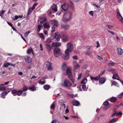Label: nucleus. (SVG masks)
Listing matches in <instances>:
<instances>
[{
	"label": "nucleus",
	"instance_id": "nucleus-1",
	"mask_svg": "<svg viewBox=\"0 0 123 123\" xmlns=\"http://www.w3.org/2000/svg\"><path fill=\"white\" fill-rule=\"evenodd\" d=\"M62 85L65 87H69L72 85V84L69 80L67 79L64 80V83Z\"/></svg>",
	"mask_w": 123,
	"mask_h": 123
},
{
	"label": "nucleus",
	"instance_id": "nucleus-2",
	"mask_svg": "<svg viewBox=\"0 0 123 123\" xmlns=\"http://www.w3.org/2000/svg\"><path fill=\"white\" fill-rule=\"evenodd\" d=\"M66 73L68 75V77L72 81L73 83H74L75 80L73 78V76L71 73V71L70 69L68 68L67 69Z\"/></svg>",
	"mask_w": 123,
	"mask_h": 123
},
{
	"label": "nucleus",
	"instance_id": "nucleus-3",
	"mask_svg": "<svg viewBox=\"0 0 123 123\" xmlns=\"http://www.w3.org/2000/svg\"><path fill=\"white\" fill-rule=\"evenodd\" d=\"M67 49L65 50L68 52H71L73 49V45L72 43H69L67 44Z\"/></svg>",
	"mask_w": 123,
	"mask_h": 123
},
{
	"label": "nucleus",
	"instance_id": "nucleus-4",
	"mask_svg": "<svg viewBox=\"0 0 123 123\" xmlns=\"http://www.w3.org/2000/svg\"><path fill=\"white\" fill-rule=\"evenodd\" d=\"M55 56V57H58L60 56L61 54L60 49L58 48L55 49L54 51Z\"/></svg>",
	"mask_w": 123,
	"mask_h": 123
},
{
	"label": "nucleus",
	"instance_id": "nucleus-5",
	"mask_svg": "<svg viewBox=\"0 0 123 123\" xmlns=\"http://www.w3.org/2000/svg\"><path fill=\"white\" fill-rule=\"evenodd\" d=\"M62 57L65 60H68L69 58V54L68 52L65 51V54L62 55Z\"/></svg>",
	"mask_w": 123,
	"mask_h": 123
},
{
	"label": "nucleus",
	"instance_id": "nucleus-6",
	"mask_svg": "<svg viewBox=\"0 0 123 123\" xmlns=\"http://www.w3.org/2000/svg\"><path fill=\"white\" fill-rule=\"evenodd\" d=\"M61 37V35L58 32H56L54 37V39L55 41H58L60 40V38Z\"/></svg>",
	"mask_w": 123,
	"mask_h": 123
},
{
	"label": "nucleus",
	"instance_id": "nucleus-7",
	"mask_svg": "<svg viewBox=\"0 0 123 123\" xmlns=\"http://www.w3.org/2000/svg\"><path fill=\"white\" fill-rule=\"evenodd\" d=\"M108 70L113 74H117V72L116 70L112 68H109L108 69Z\"/></svg>",
	"mask_w": 123,
	"mask_h": 123
},
{
	"label": "nucleus",
	"instance_id": "nucleus-8",
	"mask_svg": "<svg viewBox=\"0 0 123 123\" xmlns=\"http://www.w3.org/2000/svg\"><path fill=\"white\" fill-rule=\"evenodd\" d=\"M70 18V16H63L62 20L64 22H66L69 21Z\"/></svg>",
	"mask_w": 123,
	"mask_h": 123
},
{
	"label": "nucleus",
	"instance_id": "nucleus-9",
	"mask_svg": "<svg viewBox=\"0 0 123 123\" xmlns=\"http://www.w3.org/2000/svg\"><path fill=\"white\" fill-rule=\"evenodd\" d=\"M29 89L31 91H34L38 89L37 87H35L34 85H32L29 88Z\"/></svg>",
	"mask_w": 123,
	"mask_h": 123
},
{
	"label": "nucleus",
	"instance_id": "nucleus-10",
	"mask_svg": "<svg viewBox=\"0 0 123 123\" xmlns=\"http://www.w3.org/2000/svg\"><path fill=\"white\" fill-rule=\"evenodd\" d=\"M61 7L63 10L65 11H67L68 9L69 6L67 4H64L61 6Z\"/></svg>",
	"mask_w": 123,
	"mask_h": 123
},
{
	"label": "nucleus",
	"instance_id": "nucleus-11",
	"mask_svg": "<svg viewBox=\"0 0 123 123\" xmlns=\"http://www.w3.org/2000/svg\"><path fill=\"white\" fill-rule=\"evenodd\" d=\"M9 92L10 91L8 90H6L3 92L1 93V97L3 98H5V96L7 95Z\"/></svg>",
	"mask_w": 123,
	"mask_h": 123
},
{
	"label": "nucleus",
	"instance_id": "nucleus-12",
	"mask_svg": "<svg viewBox=\"0 0 123 123\" xmlns=\"http://www.w3.org/2000/svg\"><path fill=\"white\" fill-rule=\"evenodd\" d=\"M100 76H98L95 77H91L90 78L93 83H94V81H97L100 78Z\"/></svg>",
	"mask_w": 123,
	"mask_h": 123
},
{
	"label": "nucleus",
	"instance_id": "nucleus-13",
	"mask_svg": "<svg viewBox=\"0 0 123 123\" xmlns=\"http://www.w3.org/2000/svg\"><path fill=\"white\" fill-rule=\"evenodd\" d=\"M61 26L65 30H68L69 29V26L68 24H63L61 23Z\"/></svg>",
	"mask_w": 123,
	"mask_h": 123
},
{
	"label": "nucleus",
	"instance_id": "nucleus-14",
	"mask_svg": "<svg viewBox=\"0 0 123 123\" xmlns=\"http://www.w3.org/2000/svg\"><path fill=\"white\" fill-rule=\"evenodd\" d=\"M73 64L74 68L75 69H78L80 67V65L77 63L76 61H74V62Z\"/></svg>",
	"mask_w": 123,
	"mask_h": 123
},
{
	"label": "nucleus",
	"instance_id": "nucleus-15",
	"mask_svg": "<svg viewBox=\"0 0 123 123\" xmlns=\"http://www.w3.org/2000/svg\"><path fill=\"white\" fill-rule=\"evenodd\" d=\"M104 105L105 106L104 109L106 110L110 106V105L109 104V102L107 101H105L103 103Z\"/></svg>",
	"mask_w": 123,
	"mask_h": 123
},
{
	"label": "nucleus",
	"instance_id": "nucleus-16",
	"mask_svg": "<svg viewBox=\"0 0 123 123\" xmlns=\"http://www.w3.org/2000/svg\"><path fill=\"white\" fill-rule=\"evenodd\" d=\"M24 59L26 62L27 63H30L31 61V58L29 56H26L25 57Z\"/></svg>",
	"mask_w": 123,
	"mask_h": 123
},
{
	"label": "nucleus",
	"instance_id": "nucleus-17",
	"mask_svg": "<svg viewBox=\"0 0 123 123\" xmlns=\"http://www.w3.org/2000/svg\"><path fill=\"white\" fill-rule=\"evenodd\" d=\"M50 22H51L55 26L57 27L58 26V23L57 20H53L50 21Z\"/></svg>",
	"mask_w": 123,
	"mask_h": 123
},
{
	"label": "nucleus",
	"instance_id": "nucleus-18",
	"mask_svg": "<svg viewBox=\"0 0 123 123\" xmlns=\"http://www.w3.org/2000/svg\"><path fill=\"white\" fill-rule=\"evenodd\" d=\"M72 104L74 105L77 106L79 105L80 104V103L78 101L74 100L72 101Z\"/></svg>",
	"mask_w": 123,
	"mask_h": 123
},
{
	"label": "nucleus",
	"instance_id": "nucleus-19",
	"mask_svg": "<svg viewBox=\"0 0 123 123\" xmlns=\"http://www.w3.org/2000/svg\"><path fill=\"white\" fill-rule=\"evenodd\" d=\"M106 80V78L103 77L101 78L99 80V83L103 84L104 83Z\"/></svg>",
	"mask_w": 123,
	"mask_h": 123
},
{
	"label": "nucleus",
	"instance_id": "nucleus-20",
	"mask_svg": "<svg viewBox=\"0 0 123 123\" xmlns=\"http://www.w3.org/2000/svg\"><path fill=\"white\" fill-rule=\"evenodd\" d=\"M61 43L60 42H55L52 43V46L54 47H58L61 44Z\"/></svg>",
	"mask_w": 123,
	"mask_h": 123
},
{
	"label": "nucleus",
	"instance_id": "nucleus-21",
	"mask_svg": "<svg viewBox=\"0 0 123 123\" xmlns=\"http://www.w3.org/2000/svg\"><path fill=\"white\" fill-rule=\"evenodd\" d=\"M40 22L41 24H42L43 23L46 21L47 19L45 17H42L40 18Z\"/></svg>",
	"mask_w": 123,
	"mask_h": 123
},
{
	"label": "nucleus",
	"instance_id": "nucleus-22",
	"mask_svg": "<svg viewBox=\"0 0 123 123\" xmlns=\"http://www.w3.org/2000/svg\"><path fill=\"white\" fill-rule=\"evenodd\" d=\"M43 26L45 28H47L48 29H49L50 27L49 23L48 22H45L44 23Z\"/></svg>",
	"mask_w": 123,
	"mask_h": 123
},
{
	"label": "nucleus",
	"instance_id": "nucleus-23",
	"mask_svg": "<svg viewBox=\"0 0 123 123\" xmlns=\"http://www.w3.org/2000/svg\"><path fill=\"white\" fill-rule=\"evenodd\" d=\"M117 53L118 55H122L123 53V50L120 48H118L117 49Z\"/></svg>",
	"mask_w": 123,
	"mask_h": 123
},
{
	"label": "nucleus",
	"instance_id": "nucleus-24",
	"mask_svg": "<svg viewBox=\"0 0 123 123\" xmlns=\"http://www.w3.org/2000/svg\"><path fill=\"white\" fill-rule=\"evenodd\" d=\"M57 6L56 5H54L52 7V9L53 12H56L57 10Z\"/></svg>",
	"mask_w": 123,
	"mask_h": 123
},
{
	"label": "nucleus",
	"instance_id": "nucleus-25",
	"mask_svg": "<svg viewBox=\"0 0 123 123\" xmlns=\"http://www.w3.org/2000/svg\"><path fill=\"white\" fill-rule=\"evenodd\" d=\"M51 64L50 62H49L47 64L46 67L48 70H51Z\"/></svg>",
	"mask_w": 123,
	"mask_h": 123
},
{
	"label": "nucleus",
	"instance_id": "nucleus-26",
	"mask_svg": "<svg viewBox=\"0 0 123 123\" xmlns=\"http://www.w3.org/2000/svg\"><path fill=\"white\" fill-rule=\"evenodd\" d=\"M45 46L47 51L48 52L50 51L51 50V48L50 46L47 44H46Z\"/></svg>",
	"mask_w": 123,
	"mask_h": 123
},
{
	"label": "nucleus",
	"instance_id": "nucleus-27",
	"mask_svg": "<svg viewBox=\"0 0 123 123\" xmlns=\"http://www.w3.org/2000/svg\"><path fill=\"white\" fill-rule=\"evenodd\" d=\"M109 99L111 102H114L117 100V98L115 97H113L111 98L110 99Z\"/></svg>",
	"mask_w": 123,
	"mask_h": 123
},
{
	"label": "nucleus",
	"instance_id": "nucleus-28",
	"mask_svg": "<svg viewBox=\"0 0 123 123\" xmlns=\"http://www.w3.org/2000/svg\"><path fill=\"white\" fill-rule=\"evenodd\" d=\"M50 87V86L48 85H45L43 86V88L45 90H48Z\"/></svg>",
	"mask_w": 123,
	"mask_h": 123
},
{
	"label": "nucleus",
	"instance_id": "nucleus-29",
	"mask_svg": "<svg viewBox=\"0 0 123 123\" xmlns=\"http://www.w3.org/2000/svg\"><path fill=\"white\" fill-rule=\"evenodd\" d=\"M118 120L117 118H114L111 119L110 122V123H114L116 121Z\"/></svg>",
	"mask_w": 123,
	"mask_h": 123
},
{
	"label": "nucleus",
	"instance_id": "nucleus-30",
	"mask_svg": "<svg viewBox=\"0 0 123 123\" xmlns=\"http://www.w3.org/2000/svg\"><path fill=\"white\" fill-rule=\"evenodd\" d=\"M82 88L84 91H87L88 89V87H86V85H82Z\"/></svg>",
	"mask_w": 123,
	"mask_h": 123
},
{
	"label": "nucleus",
	"instance_id": "nucleus-31",
	"mask_svg": "<svg viewBox=\"0 0 123 123\" xmlns=\"http://www.w3.org/2000/svg\"><path fill=\"white\" fill-rule=\"evenodd\" d=\"M43 27V25H38L37 29V31L38 32H39L41 30V28Z\"/></svg>",
	"mask_w": 123,
	"mask_h": 123
},
{
	"label": "nucleus",
	"instance_id": "nucleus-32",
	"mask_svg": "<svg viewBox=\"0 0 123 123\" xmlns=\"http://www.w3.org/2000/svg\"><path fill=\"white\" fill-rule=\"evenodd\" d=\"M39 36L42 39H45V36L42 33H38Z\"/></svg>",
	"mask_w": 123,
	"mask_h": 123
},
{
	"label": "nucleus",
	"instance_id": "nucleus-33",
	"mask_svg": "<svg viewBox=\"0 0 123 123\" xmlns=\"http://www.w3.org/2000/svg\"><path fill=\"white\" fill-rule=\"evenodd\" d=\"M62 69L64 70H67V67L66 66V63H64L63 64H62Z\"/></svg>",
	"mask_w": 123,
	"mask_h": 123
},
{
	"label": "nucleus",
	"instance_id": "nucleus-34",
	"mask_svg": "<svg viewBox=\"0 0 123 123\" xmlns=\"http://www.w3.org/2000/svg\"><path fill=\"white\" fill-rule=\"evenodd\" d=\"M111 83H112V84H113L115 86H119V85L115 81L113 80H111Z\"/></svg>",
	"mask_w": 123,
	"mask_h": 123
},
{
	"label": "nucleus",
	"instance_id": "nucleus-35",
	"mask_svg": "<svg viewBox=\"0 0 123 123\" xmlns=\"http://www.w3.org/2000/svg\"><path fill=\"white\" fill-rule=\"evenodd\" d=\"M45 83V80L42 81L41 80H40L38 81V83L41 85H44Z\"/></svg>",
	"mask_w": 123,
	"mask_h": 123
},
{
	"label": "nucleus",
	"instance_id": "nucleus-36",
	"mask_svg": "<svg viewBox=\"0 0 123 123\" xmlns=\"http://www.w3.org/2000/svg\"><path fill=\"white\" fill-rule=\"evenodd\" d=\"M112 78L113 79H117L118 80L119 78L118 76L116 74H114Z\"/></svg>",
	"mask_w": 123,
	"mask_h": 123
},
{
	"label": "nucleus",
	"instance_id": "nucleus-37",
	"mask_svg": "<svg viewBox=\"0 0 123 123\" xmlns=\"http://www.w3.org/2000/svg\"><path fill=\"white\" fill-rule=\"evenodd\" d=\"M117 18L120 21L123 23V18H122V16H117Z\"/></svg>",
	"mask_w": 123,
	"mask_h": 123
},
{
	"label": "nucleus",
	"instance_id": "nucleus-38",
	"mask_svg": "<svg viewBox=\"0 0 123 123\" xmlns=\"http://www.w3.org/2000/svg\"><path fill=\"white\" fill-rule=\"evenodd\" d=\"M87 82V79L86 78L84 79L81 81V83L82 84H85Z\"/></svg>",
	"mask_w": 123,
	"mask_h": 123
},
{
	"label": "nucleus",
	"instance_id": "nucleus-39",
	"mask_svg": "<svg viewBox=\"0 0 123 123\" xmlns=\"http://www.w3.org/2000/svg\"><path fill=\"white\" fill-rule=\"evenodd\" d=\"M17 91L16 90H13L12 91V93L13 94V95L14 96H16V95L17 93Z\"/></svg>",
	"mask_w": 123,
	"mask_h": 123
},
{
	"label": "nucleus",
	"instance_id": "nucleus-40",
	"mask_svg": "<svg viewBox=\"0 0 123 123\" xmlns=\"http://www.w3.org/2000/svg\"><path fill=\"white\" fill-rule=\"evenodd\" d=\"M23 92V91H17V93L16 95L18 96H20L21 95Z\"/></svg>",
	"mask_w": 123,
	"mask_h": 123
},
{
	"label": "nucleus",
	"instance_id": "nucleus-41",
	"mask_svg": "<svg viewBox=\"0 0 123 123\" xmlns=\"http://www.w3.org/2000/svg\"><path fill=\"white\" fill-rule=\"evenodd\" d=\"M54 102L50 107V108L51 109H54L55 108V104Z\"/></svg>",
	"mask_w": 123,
	"mask_h": 123
},
{
	"label": "nucleus",
	"instance_id": "nucleus-42",
	"mask_svg": "<svg viewBox=\"0 0 123 123\" xmlns=\"http://www.w3.org/2000/svg\"><path fill=\"white\" fill-rule=\"evenodd\" d=\"M33 50L32 49H29L27 50V53L29 54L31 53V52H32Z\"/></svg>",
	"mask_w": 123,
	"mask_h": 123
},
{
	"label": "nucleus",
	"instance_id": "nucleus-43",
	"mask_svg": "<svg viewBox=\"0 0 123 123\" xmlns=\"http://www.w3.org/2000/svg\"><path fill=\"white\" fill-rule=\"evenodd\" d=\"M9 65V63L8 62L7 63H5L3 64V67H5V68H7L8 67V65Z\"/></svg>",
	"mask_w": 123,
	"mask_h": 123
},
{
	"label": "nucleus",
	"instance_id": "nucleus-44",
	"mask_svg": "<svg viewBox=\"0 0 123 123\" xmlns=\"http://www.w3.org/2000/svg\"><path fill=\"white\" fill-rule=\"evenodd\" d=\"M52 39L50 38H48L46 40V42L47 43H49L52 42Z\"/></svg>",
	"mask_w": 123,
	"mask_h": 123
},
{
	"label": "nucleus",
	"instance_id": "nucleus-45",
	"mask_svg": "<svg viewBox=\"0 0 123 123\" xmlns=\"http://www.w3.org/2000/svg\"><path fill=\"white\" fill-rule=\"evenodd\" d=\"M31 31H28V32H25V33H24V36L26 37H27L28 34L31 33Z\"/></svg>",
	"mask_w": 123,
	"mask_h": 123
},
{
	"label": "nucleus",
	"instance_id": "nucleus-46",
	"mask_svg": "<svg viewBox=\"0 0 123 123\" xmlns=\"http://www.w3.org/2000/svg\"><path fill=\"white\" fill-rule=\"evenodd\" d=\"M68 37L67 36H66L65 37L63 38L62 39L64 41L66 42L68 40Z\"/></svg>",
	"mask_w": 123,
	"mask_h": 123
},
{
	"label": "nucleus",
	"instance_id": "nucleus-47",
	"mask_svg": "<svg viewBox=\"0 0 123 123\" xmlns=\"http://www.w3.org/2000/svg\"><path fill=\"white\" fill-rule=\"evenodd\" d=\"M108 64L109 65V66H113L115 64V63L113 62H108Z\"/></svg>",
	"mask_w": 123,
	"mask_h": 123
},
{
	"label": "nucleus",
	"instance_id": "nucleus-48",
	"mask_svg": "<svg viewBox=\"0 0 123 123\" xmlns=\"http://www.w3.org/2000/svg\"><path fill=\"white\" fill-rule=\"evenodd\" d=\"M6 88L5 87L1 86L0 87V91H2L5 90Z\"/></svg>",
	"mask_w": 123,
	"mask_h": 123
},
{
	"label": "nucleus",
	"instance_id": "nucleus-49",
	"mask_svg": "<svg viewBox=\"0 0 123 123\" xmlns=\"http://www.w3.org/2000/svg\"><path fill=\"white\" fill-rule=\"evenodd\" d=\"M32 11L33 10L32 9L29 8L28 10V12L27 13L28 15H29L31 13Z\"/></svg>",
	"mask_w": 123,
	"mask_h": 123
},
{
	"label": "nucleus",
	"instance_id": "nucleus-50",
	"mask_svg": "<svg viewBox=\"0 0 123 123\" xmlns=\"http://www.w3.org/2000/svg\"><path fill=\"white\" fill-rule=\"evenodd\" d=\"M93 5L96 7L98 9H100L101 8L100 6H98L95 4H93Z\"/></svg>",
	"mask_w": 123,
	"mask_h": 123
},
{
	"label": "nucleus",
	"instance_id": "nucleus-51",
	"mask_svg": "<svg viewBox=\"0 0 123 123\" xmlns=\"http://www.w3.org/2000/svg\"><path fill=\"white\" fill-rule=\"evenodd\" d=\"M123 95V92L121 93L120 94H119L118 96V97L119 98H121L122 96Z\"/></svg>",
	"mask_w": 123,
	"mask_h": 123
},
{
	"label": "nucleus",
	"instance_id": "nucleus-52",
	"mask_svg": "<svg viewBox=\"0 0 123 123\" xmlns=\"http://www.w3.org/2000/svg\"><path fill=\"white\" fill-rule=\"evenodd\" d=\"M28 90L27 87L26 86H25L23 88V91L24 92L27 91Z\"/></svg>",
	"mask_w": 123,
	"mask_h": 123
},
{
	"label": "nucleus",
	"instance_id": "nucleus-53",
	"mask_svg": "<svg viewBox=\"0 0 123 123\" xmlns=\"http://www.w3.org/2000/svg\"><path fill=\"white\" fill-rule=\"evenodd\" d=\"M119 106L120 105H116L114 107L113 110H114L115 109H117L119 107Z\"/></svg>",
	"mask_w": 123,
	"mask_h": 123
},
{
	"label": "nucleus",
	"instance_id": "nucleus-54",
	"mask_svg": "<svg viewBox=\"0 0 123 123\" xmlns=\"http://www.w3.org/2000/svg\"><path fill=\"white\" fill-rule=\"evenodd\" d=\"M122 113L121 112H120L118 113L117 114H116V116L117 117L119 116H120V115H122Z\"/></svg>",
	"mask_w": 123,
	"mask_h": 123
},
{
	"label": "nucleus",
	"instance_id": "nucleus-55",
	"mask_svg": "<svg viewBox=\"0 0 123 123\" xmlns=\"http://www.w3.org/2000/svg\"><path fill=\"white\" fill-rule=\"evenodd\" d=\"M82 73H80L78 74V78L77 79L78 80H79L81 78V76Z\"/></svg>",
	"mask_w": 123,
	"mask_h": 123
},
{
	"label": "nucleus",
	"instance_id": "nucleus-56",
	"mask_svg": "<svg viewBox=\"0 0 123 123\" xmlns=\"http://www.w3.org/2000/svg\"><path fill=\"white\" fill-rule=\"evenodd\" d=\"M51 31L52 32H54L55 31V28L54 27L52 26L51 27Z\"/></svg>",
	"mask_w": 123,
	"mask_h": 123
},
{
	"label": "nucleus",
	"instance_id": "nucleus-57",
	"mask_svg": "<svg viewBox=\"0 0 123 123\" xmlns=\"http://www.w3.org/2000/svg\"><path fill=\"white\" fill-rule=\"evenodd\" d=\"M107 26L108 29H110L113 27V26L112 25H107Z\"/></svg>",
	"mask_w": 123,
	"mask_h": 123
},
{
	"label": "nucleus",
	"instance_id": "nucleus-58",
	"mask_svg": "<svg viewBox=\"0 0 123 123\" xmlns=\"http://www.w3.org/2000/svg\"><path fill=\"white\" fill-rule=\"evenodd\" d=\"M68 96L69 97L71 98H73L74 97H75V96H74V95L72 94H68Z\"/></svg>",
	"mask_w": 123,
	"mask_h": 123
},
{
	"label": "nucleus",
	"instance_id": "nucleus-59",
	"mask_svg": "<svg viewBox=\"0 0 123 123\" xmlns=\"http://www.w3.org/2000/svg\"><path fill=\"white\" fill-rule=\"evenodd\" d=\"M40 50L41 51H43V50L42 45V44H40Z\"/></svg>",
	"mask_w": 123,
	"mask_h": 123
},
{
	"label": "nucleus",
	"instance_id": "nucleus-60",
	"mask_svg": "<svg viewBox=\"0 0 123 123\" xmlns=\"http://www.w3.org/2000/svg\"><path fill=\"white\" fill-rule=\"evenodd\" d=\"M20 35L21 37V38L25 42H26V41L24 37L21 34H20Z\"/></svg>",
	"mask_w": 123,
	"mask_h": 123
},
{
	"label": "nucleus",
	"instance_id": "nucleus-61",
	"mask_svg": "<svg viewBox=\"0 0 123 123\" xmlns=\"http://www.w3.org/2000/svg\"><path fill=\"white\" fill-rule=\"evenodd\" d=\"M97 58L99 60H103L102 58L100 56L98 55L97 56Z\"/></svg>",
	"mask_w": 123,
	"mask_h": 123
},
{
	"label": "nucleus",
	"instance_id": "nucleus-62",
	"mask_svg": "<svg viewBox=\"0 0 123 123\" xmlns=\"http://www.w3.org/2000/svg\"><path fill=\"white\" fill-rule=\"evenodd\" d=\"M62 12V10H61L59 11H58L56 14L58 15H60V14Z\"/></svg>",
	"mask_w": 123,
	"mask_h": 123
},
{
	"label": "nucleus",
	"instance_id": "nucleus-63",
	"mask_svg": "<svg viewBox=\"0 0 123 123\" xmlns=\"http://www.w3.org/2000/svg\"><path fill=\"white\" fill-rule=\"evenodd\" d=\"M18 18H19V17H18V16H15V18H12V19L13 20H15L17 19Z\"/></svg>",
	"mask_w": 123,
	"mask_h": 123
},
{
	"label": "nucleus",
	"instance_id": "nucleus-64",
	"mask_svg": "<svg viewBox=\"0 0 123 123\" xmlns=\"http://www.w3.org/2000/svg\"><path fill=\"white\" fill-rule=\"evenodd\" d=\"M43 32L45 35H47L48 34L47 31L46 30H44L43 31Z\"/></svg>",
	"mask_w": 123,
	"mask_h": 123
}]
</instances>
